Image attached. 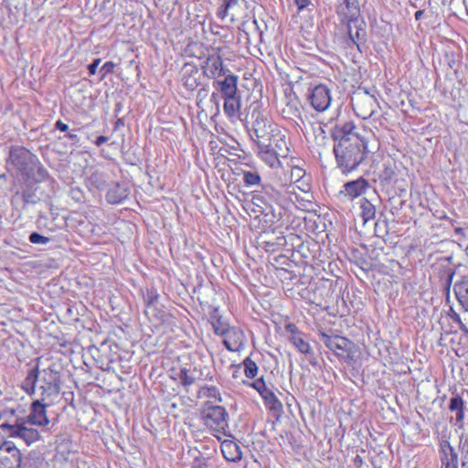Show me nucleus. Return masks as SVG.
<instances>
[{
  "label": "nucleus",
  "mask_w": 468,
  "mask_h": 468,
  "mask_svg": "<svg viewBox=\"0 0 468 468\" xmlns=\"http://www.w3.org/2000/svg\"><path fill=\"white\" fill-rule=\"evenodd\" d=\"M330 134L334 141L336 165L343 174L355 171L366 163L370 154L368 132H360L353 121H337L330 128Z\"/></svg>",
  "instance_id": "1"
},
{
  "label": "nucleus",
  "mask_w": 468,
  "mask_h": 468,
  "mask_svg": "<svg viewBox=\"0 0 468 468\" xmlns=\"http://www.w3.org/2000/svg\"><path fill=\"white\" fill-rule=\"evenodd\" d=\"M21 388L28 396L37 394L38 399L46 400L47 404H55L61 390L60 372L55 365L43 369L36 365L27 371Z\"/></svg>",
  "instance_id": "2"
},
{
  "label": "nucleus",
  "mask_w": 468,
  "mask_h": 468,
  "mask_svg": "<svg viewBox=\"0 0 468 468\" xmlns=\"http://www.w3.org/2000/svg\"><path fill=\"white\" fill-rule=\"evenodd\" d=\"M293 197H296V194L291 184L277 186L264 184L261 186V189L252 191L253 204L260 207L261 204L266 206L261 212L265 214V217H270L266 221L271 224L281 220L282 209L287 208L291 203H293Z\"/></svg>",
  "instance_id": "3"
},
{
  "label": "nucleus",
  "mask_w": 468,
  "mask_h": 468,
  "mask_svg": "<svg viewBox=\"0 0 468 468\" xmlns=\"http://www.w3.org/2000/svg\"><path fill=\"white\" fill-rule=\"evenodd\" d=\"M257 155L271 168L281 165L280 158H286L290 148L286 136L277 130L256 143Z\"/></svg>",
  "instance_id": "4"
},
{
  "label": "nucleus",
  "mask_w": 468,
  "mask_h": 468,
  "mask_svg": "<svg viewBox=\"0 0 468 468\" xmlns=\"http://www.w3.org/2000/svg\"><path fill=\"white\" fill-rule=\"evenodd\" d=\"M201 419L204 425L212 431L218 439H220V435H227L229 414L224 407L214 405L211 401L205 402L201 410Z\"/></svg>",
  "instance_id": "5"
},
{
  "label": "nucleus",
  "mask_w": 468,
  "mask_h": 468,
  "mask_svg": "<svg viewBox=\"0 0 468 468\" xmlns=\"http://www.w3.org/2000/svg\"><path fill=\"white\" fill-rule=\"evenodd\" d=\"M320 340L344 362L350 364L355 360L356 346L348 338L322 332L320 334Z\"/></svg>",
  "instance_id": "6"
},
{
  "label": "nucleus",
  "mask_w": 468,
  "mask_h": 468,
  "mask_svg": "<svg viewBox=\"0 0 468 468\" xmlns=\"http://www.w3.org/2000/svg\"><path fill=\"white\" fill-rule=\"evenodd\" d=\"M351 104L356 114L366 120L378 112L379 104L375 95L366 89H358L351 99Z\"/></svg>",
  "instance_id": "7"
},
{
  "label": "nucleus",
  "mask_w": 468,
  "mask_h": 468,
  "mask_svg": "<svg viewBox=\"0 0 468 468\" xmlns=\"http://www.w3.org/2000/svg\"><path fill=\"white\" fill-rule=\"evenodd\" d=\"M250 108L251 111V120H252V127L250 131V136L256 144L259 140H262V138L267 137L270 133L276 131V129H272L271 125L267 119L266 115L260 110V106L257 102L252 103Z\"/></svg>",
  "instance_id": "8"
},
{
  "label": "nucleus",
  "mask_w": 468,
  "mask_h": 468,
  "mask_svg": "<svg viewBox=\"0 0 468 468\" xmlns=\"http://www.w3.org/2000/svg\"><path fill=\"white\" fill-rule=\"evenodd\" d=\"M27 424L28 423L26 420L21 423L17 420L14 425L5 422L0 425V430L11 437L22 439L29 446L39 440L40 434L37 429L28 428Z\"/></svg>",
  "instance_id": "9"
},
{
  "label": "nucleus",
  "mask_w": 468,
  "mask_h": 468,
  "mask_svg": "<svg viewBox=\"0 0 468 468\" xmlns=\"http://www.w3.org/2000/svg\"><path fill=\"white\" fill-rule=\"evenodd\" d=\"M37 155L23 146H12L9 151V162L24 176L31 165H36Z\"/></svg>",
  "instance_id": "10"
},
{
  "label": "nucleus",
  "mask_w": 468,
  "mask_h": 468,
  "mask_svg": "<svg viewBox=\"0 0 468 468\" xmlns=\"http://www.w3.org/2000/svg\"><path fill=\"white\" fill-rule=\"evenodd\" d=\"M308 100L315 111L324 112L328 109L332 101L330 90L326 85H316L310 90Z\"/></svg>",
  "instance_id": "11"
},
{
  "label": "nucleus",
  "mask_w": 468,
  "mask_h": 468,
  "mask_svg": "<svg viewBox=\"0 0 468 468\" xmlns=\"http://www.w3.org/2000/svg\"><path fill=\"white\" fill-rule=\"evenodd\" d=\"M22 454L13 441L4 442L0 449V468H20Z\"/></svg>",
  "instance_id": "12"
},
{
  "label": "nucleus",
  "mask_w": 468,
  "mask_h": 468,
  "mask_svg": "<svg viewBox=\"0 0 468 468\" xmlns=\"http://www.w3.org/2000/svg\"><path fill=\"white\" fill-rule=\"evenodd\" d=\"M52 404H47L46 400L37 399L31 403L30 412L26 417V420L30 425L47 426L49 420L47 416V408Z\"/></svg>",
  "instance_id": "13"
},
{
  "label": "nucleus",
  "mask_w": 468,
  "mask_h": 468,
  "mask_svg": "<svg viewBox=\"0 0 468 468\" xmlns=\"http://www.w3.org/2000/svg\"><path fill=\"white\" fill-rule=\"evenodd\" d=\"M203 75L208 79H218L229 73L230 70L224 67L223 60L219 55H209L205 65L202 66Z\"/></svg>",
  "instance_id": "14"
},
{
  "label": "nucleus",
  "mask_w": 468,
  "mask_h": 468,
  "mask_svg": "<svg viewBox=\"0 0 468 468\" xmlns=\"http://www.w3.org/2000/svg\"><path fill=\"white\" fill-rule=\"evenodd\" d=\"M223 77V80H216L213 81V87L220 93V96L223 98L239 94V77L231 71L225 74Z\"/></svg>",
  "instance_id": "15"
},
{
  "label": "nucleus",
  "mask_w": 468,
  "mask_h": 468,
  "mask_svg": "<svg viewBox=\"0 0 468 468\" xmlns=\"http://www.w3.org/2000/svg\"><path fill=\"white\" fill-rule=\"evenodd\" d=\"M250 387L255 388L260 393L265 404L268 405L271 410H282V404L278 399L276 395L267 388L263 378L256 379L253 383L250 384Z\"/></svg>",
  "instance_id": "16"
},
{
  "label": "nucleus",
  "mask_w": 468,
  "mask_h": 468,
  "mask_svg": "<svg viewBox=\"0 0 468 468\" xmlns=\"http://www.w3.org/2000/svg\"><path fill=\"white\" fill-rule=\"evenodd\" d=\"M40 198L37 196L36 190L27 187L22 191H16L11 199L12 206L23 210H27L29 206L36 205Z\"/></svg>",
  "instance_id": "17"
},
{
  "label": "nucleus",
  "mask_w": 468,
  "mask_h": 468,
  "mask_svg": "<svg viewBox=\"0 0 468 468\" xmlns=\"http://www.w3.org/2000/svg\"><path fill=\"white\" fill-rule=\"evenodd\" d=\"M202 74L197 66L186 63L182 68V84L188 90H195L201 83Z\"/></svg>",
  "instance_id": "18"
},
{
  "label": "nucleus",
  "mask_w": 468,
  "mask_h": 468,
  "mask_svg": "<svg viewBox=\"0 0 468 468\" xmlns=\"http://www.w3.org/2000/svg\"><path fill=\"white\" fill-rule=\"evenodd\" d=\"M337 14L344 16L349 23H356L360 15L358 0H337Z\"/></svg>",
  "instance_id": "19"
},
{
  "label": "nucleus",
  "mask_w": 468,
  "mask_h": 468,
  "mask_svg": "<svg viewBox=\"0 0 468 468\" xmlns=\"http://www.w3.org/2000/svg\"><path fill=\"white\" fill-rule=\"evenodd\" d=\"M368 186V182L365 178L359 177L356 180L346 182L343 186L344 189L339 192V195L354 199L363 195Z\"/></svg>",
  "instance_id": "20"
},
{
  "label": "nucleus",
  "mask_w": 468,
  "mask_h": 468,
  "mask_svg": "<svg viewBox=\"0 0 468 468\" xmlns=\"http://www.w3.org/2000/svg\"><path fill=\"white\" fill-rule=\"evenodd\" d=\"M207 367L197 368V367H182L178 373V379L183 387L187 388L202 379L203 370Z\"/></svg>",
  "instance_id": "21"
},
{
  "label": "nucleus",
  "mask_w": 468,
  "mask_h": 468,
  "mask_svg": "<svg viewBox=\"0 0 468 468\" xmlns=\"http://www.w3.org/2000/svg\"><path fill=\"white\" fill-rule=\"evenodd\" d=\"M441 468H458V454L448 441H442L440 446Z\"/></svg>",
  "instance_id": "22"
},
{
  "label": "nucleus",
  "mask_w": 468,
  "mask_h": 468,
  "mask_svg": "<svg viewBox=\"0 0 468 468\" xmlns=\"http://www.w3.org/2000/svg\"><path fill=\"white\" fill-rule=\"evenodd\" d=\"M129 196V188L126 183H113L106 193V200L110 204H120Z\"/></svg>",
  "instance_id": "23"
},
{
  "label": "nucleus",
  "mask_w": 468,
  "mask_h": 468,
  "mask_svg": "<svg viewBox=\"0 0 468 468\" xmlns=\"http://www.w3.org/2000/svg\"><path fill=\"white\" fill-rule=\"evenodd\" d=\"M244 340V333L238 327H230L224 335L223 344L229 351H236Z\"/></svg>",
  "instance_id": "24"
},
{
  "label": "nucleus",
  "mask_w": 468,
  "mask_h": 468,
  "mask_svg": "<svg viewBox=\"0 0 468 468\" xmlns=\"http://www.w3.org/2000/svg\"><path fill=\"white\" fill-rule=\"evenodd\" d=\"M223 457L228 462H239L242 458L240 447L233 441L225 440L220 445Z\"/></svg>",
  "instance_id": "25"
},
{
  "label": "nucleus",
  "mask_w": 468,
  "mask_h": 468,
  "mask_svg": "<svg viewBox=\"0 0 468 468\" xmlns=\"http://www.w3.org/2000/svg\"><path fill=\"white\" fill-rule=\"evenodd\" d=\"M27 180H31L35 183H41L48 179V172L40 163L37 156L36 157V165H31L26 175L23 176Z\"/></svg>",
  "instance_id": "26"
},
{
  "label": "nucleus",
  "mask_w": 468,
  "mask_h": 468,
  "mask_svg": "<svg viewBox=\"0 0 468 468\" xmlns=\"http://www.w3.org/2000/svg\"><path fill=\"white\" fill-rule=\"evenodd\" d=\"M449 410L455 413V424L463 425L464 420V401L459 394H453L449 401Z\"/></svg>",
  "instance_id": "27"
},
{
  "label": "nucleus",
  "mask_w": 468,
  "mask_h": 468,
  "mask_svg": "<svg viewBox=\"0 0 468 468\" xmlns=\"http://www.w3.org/2000/svg\"><path fill=\"white\" fill-rule=\"evenodd\" d=\"M223 110L229 118H237L240 111V96L239 94L229 97H223Z\"/></svg>",
  "instance_id": "28"
},
{
  "label": "nucleus",
  "mask_w": 468,
  "mask_h": 468,
  "mask_svg": "<svg viewBox=\"0 0 468 468\" xmlns=\"http://www.w3.org/2000/svg\"><path fill=\"white\" fill-rule=\"evenodd\" d=\"M397 165L393 160H387L382 164V169L379 172V180L381 184L388 185L396 176Z\"/></svg>",
  "instance_id": "29"
},
{
  "label": "nucleus",
  "mask_w": 468,
  "mask_h": 468,
  "mask_svg": "<svg viewBox=\"0 0 468 468\" xmlns=\"http://www.w3.org/2000/svg\"><path fill=\"white\" fill-rule=\"evenodd\" d=\"M243 176V184L246 187H260L261 189V176L258 170L250 169V170H242L241 172Z\"/></svg>",
  "instance_id": "30"
},
{
  "label": "nucleus",
  "mask_w": 468,
  "mask_h": 468,
  "mask_svg": "<svg viewBox=\"0 0 468 468\" xmlns=\"http://www.w3.org/2000/svg\"><path fill=\"white\" fill-rule=\"evenodd\" d=\"M197 398L215 399L218 402L222 401V398L218 388L216 386H202L197 391Z\"/></svg>",
  "instance_id": "31"
},
{
  "label": "nucleus",
  "mask_w": 468,
  "mask_h": 468,
  "mask_svg": "<svg viewBox=\"0 0 468 468\" xmlns=\"http://www.w3.org/2000/svg\"><path fill=\"white\" fill-rule=\"evenodd\" d=\"M289 341L300 353L304 355H314L310 344L303 339V335L289 336Z\"/></svg>",
  "instance_id": "32"
},
{
  "label": "nucleus",
  "mask_w": 468,
  "mask_h": 468,
  "mask_svg": "<svg viewBox=\"0 0 468 468\" xmlns=\"http://www.w3.org/2000/svg\"><path fill=\"white\" fill-rule=\"evenodd\" d=\"M361 217L365 222L369 221L376 217L375 206L367 198H362L360 201Z\"/></svg>",
  "instance_id": "33"
},
{
  "label": "nucleus",
  "mask_w": 468,
  "mask_h": 468,
  "mask_svg": "<svg viewBox=\"0 0 468 468\" xmlns=\"http://www.w3.org/2000/svg\"><path fill=\"white\" fill-rule=\"evenodd\" d=\"M299 105L300 102L296 98L289 100L286 106L282 109L283 116L288 119L299 117L301 114Z\"/></svg>",
  "instance_id": "34"
},
{
  "label": "nucleus",
  "mask_w": 468,
  "mask_h": 468,
  "mask_svg": "<svg viewBox=\"0 0 468 468\" xmlns=\"http://www.w3.org/2000/svg\"><path fill=\"white\" fill-rule=\"evenodd\" d=\"M159 298L160 294L154 287L147 288L145 293L144 294V301L147 307L155 306L159 301Z\"/></svg>",
  "instance_id": "35"
},
{
  "label": "nucleus",
  "mask_w": 468,
  "mask_h": 468,
  "mask_svg": "<svg viewBox=\"0 0 468 468\" xmlns=\"http://www.w3.org/2000/svg\"><path fill=\"white\" fill-rule=\"evenodd\" d=\"M243 366L244 374L247 378H253L257 376L258 366L250 357L248 356L243 360Z\"/></svg>",
  "instance_id": "36"
},
{
  "label": "nucleus",
  "mask_w": 468,
  "mask_h": 468,
  "mask_svg": "<svg viewBox=\"0 0 468 468\" xmlns=\"http://www.w3.org/2000/svg\"><path fill=\"white\" fill-rule=\"evenodd\" d=\"M215 334L224 336L227 331L230 328L227 323L224 322L222 317H218L216 321L211 322Z\"/></svg>",
  "instance_id": "37"
},
{
  "label": "nucleus",
  "mask_w": 468,
  "mask_h": 468,
  "mask_svg": "<svg viewBox=\"0 0 468 468\" xmlns=\"http://www.w3.org/2000/svg\"><path fill=\"white\" fill-rule=\"evenodd\" d=\"M212 467V460L211 458L204 457L202 455H198L195 457L191 468H211Z\"/></svg>",
  "instance_id": "38"
},
{
  "label": "nucleus",
  "mask_w": 468,
  "mask_h": 468,
  "mask_svg": "<svg viewBox=\"0 0 468 468\" xmlns=\"http://www.w3.org/2000/svg\"><path fill=\"white\" fill-rule=\"evenodd\" d=\"M28 240L32 244H37V245H46L51 241V239L46 236H43L42 234L38 232H32L30 233L28 237Z\"/></svg>",
  "instance_id": "39"
},
{
  "label": "nucleus",
  "mask_w": 468,
  "mask_h": 468,
  "mask_svg": "<svg viewBox=\"0 0 468 468\" xmlns=\"http://www.w3.org/2000/svg\"><path fill=\"white\" fill-rule=\"evenodd\" d=\"M356 34L354 35L350 28L348 30V34H349V37L352 40V42L354 44H356V47L359 48V44H358L357 41H360V40H364L365 41L366 31L362 27H359L357 26H356Z\"/></svg>",
  "instance_id": "40"
},
{
  "label": "nucleus",
  "mask_w": 468,
  "mask_h": 468,
  "mask_svg": "<svg viewBox=\"0 0 468 468\" xmlns=\"http://www.w3.org/2000/svg\"><path fill=\"white\" fill-rule=\"evenodd\" d=\"M460 296H458L459 302L464 305V303H468V280H463L459 284Z\"/></svg>",
  "instance_id": "41"
},
{
  "label": "nucleus",
  "mask_w": 468,
  "mask_h": 468,
  "mask_svg": "<svg viewBox=\"0 0 468 468\" xmlns=\"http://www.w3.org/2000/svg\"><path fill=\"white\" fill-rule=\"evenodd\" d=\"M460 449L462 452L461 468H468V437L463 441H461Z\"/></svg>",
  "instance_id": "42"
},
{
  "label": "nucleus",
  "mask_w": 468,
  "mask_h": 468,
  "mask_svg": "<svg viewBox=\"0 0 468 468\" xmlns=\"http://www.w3.org/2000/svg\"><path fill=\"white\" fill-rule=\"evenodd\" d=\"M357 251H353V257L356 259L355 263L363 271H368L371 268V264L369 263L367 258L366 256H357Z\"/></svg>",
  "instance_id": "43"
},
{
  "label": "nucleus",
  "mask_w": 468,
  "mask_h": 468,
  "mask_svg": "<svg viewBox=\"0 0 468 468\" xmlns=\"http://www.w3.org/2000/svg\"><path fill=\"white\" fill-rule=\"evenodd\" d=\"M89 180L91 185L99 189L101 188L105 184V181L102 179L101 175L99 172L92 173Z\"/></svg>",
  "instance_id": "44"
},
{
  "label": "nucleus",
  "mask_w": 468,
  "mask_h": 468,
  "mask_svg": "<svg viewBox=\"0 0 468 468\" xmlns=\"http://www.w3.org/2000/svg\"><path fill=\"white\" fill-rule=\"evenodd\" d=\"M114 68L115 64L112 61L105 62L99 70L100 74L101 75V79H103L108 74H112L114 70Z\"/></svg>",
  "instance_id": "45"
},
{
  "label": "nucleus",
  "mask_w": 468,
  "mask_h": 468,
  "mask_svg": "<svg viewBox=\"0 0 468 468\" xmlns=\"http://www.w3.org/2000/svg\"><path fill=\"white\" fill-rule=\"evenodd\" d=\"M285 331L290 334V336H300L303 335V334L298 329V327L290 323L285 325Z\"/></svg>",
  "instance_id": "46"
},
{
  "label": "nucleus",
  "mask_w": 468,
  "mask_h": 468,
  "mask_svg": "<svg viewBox=\"0 0 468 468\" xmlns=\"http://www.w3.org/2000/svg\"><path fill=\"white\" fill-rule=\"evenodd\" d=\"M70 194L72 199L76 200L77 202L81 203L84 201V194L79 187L72 188Z\"/></svg>",
  "instance_id": "47"
},
{
  "label": "nucleus",
  "mask_w": 468,
  "mask_h": 468,
  "mask_svg": "<svg viewBox=\"0 0 468 468\" xmlns=\"http://www.w3.org/2000/svg\"><path fill=\"white\" fill-rule=\"evenodd\" d=\"M101 63V58H95L90 64L88 65V71L90 75H95L97 68Z\"/></svg>",
  "instance_id": "48"
},
{
  "label": "nucleus",
  "mask_w": 468,
  "mask_h": 468,
  "mask_svg": "<svg viewBox=\"0 0 468 468\" xmlns=\"http://www.w3.org/2000/svg\"><path fill=\"white\" fill-rule=\"evenodd\" d=\"M66 138H68L69 140H70L72 142V144L74 145H78V144L80 143V137L79 135L76 133V131L75 130H72V131H69L66 135H65Z\"/></svg>",
  "instance_id": "49"
},
{
  "label": "nucleus",
  "mask_w": 468,
  "mask_h": 468,
  "mask_svg": "<svg viewBox=\"0 0 468 468\" xmlns=\"http://www.w3.org/2000/svg\"><path fill=\"white\" fill-rule=\"evenodd\" d=\"M55 128L60 132H68L69 131V125L64 123L62 121L58 120L55 122Z\"/></svg>",
  "instance_id": "50"
},
{
  "label": "nucleus",
  "mask_w": 468,
  "mask_h": 468,
  "mask_svg": "<svg viewBox=\"0 0 468 468\" xmlns=\"http://www.w3.org/2000/svg\"><path fill=\"white\" fill-rule=\"evenodd\" d=\"M299 10H303L311 4V0H294Z\"/></svg>",
  "instance_id": "51"
},
{
  "label": "nucleus",
  "mask_w": 468,
  "mask_h": 468,
  "mask_svg": "<svg viewBox=\"0 0 468 468\" xmlns=\"http://www.w3.org/2000/svg\"><path fill=\"white\" fill-rule=\"evenodd\" d=\"M207 94H208V89L207 87H203L198 90L197 97L199 101H202L205 98H207Z\"/></svg>",
  "instance_id": "52"
},
{
  "label": "nucleus",
  "mask_w": 468,
  "mask_h": 468,
  "mask_svg": "<svg viewBox=\"0 0 468 468\" xmlns=\"http://www.w3.org/2000/svg\"><path fill=\"white\" fill-rule=\"evenodd\" d=\"M109 141V137L107 136H104V135H100L96 138L94 144H96V146H101V144H103L104 143H107Z\"/></svg>",
  "instance_id": "53"
},
{
  "label": "nucleus",
  "mask_w": 468,
  "mask_h": 468,
  "mask_svg": "<svg viewBox=\"0 0 468 468\" xmlns=\"http://www.w3.org/2000/svg\"><path fill=\"white\" fill-rule=\"evenodd\" d=\"M218 317H222L218 313V308L215 307L213 308L212 312L210 313V319L211 322L216 321Z\"/></svg>",
  "instance_id": "54"
},
{
  "label": "nucleus",
  "mask_w": 468,
  "mask_h": 468,
  "mask_svg": "<svg viewBox=\"0 0 468 468\" xmlns=\"http://www.w3.org/2000/svg\"><path fill=\"white\" fill-rule=\"evenodd\" d=\"M450 317L454 323H457L458 324L462 323L460 315L454 311H452V314H450Z\"/></svg>",
  "instance_id": "55"
},
{
  "label": "nucleus",
  "mask_w": 468,
  "mask_h": 468,
  "mask_svg": "<svg viewBox=\"0 0 468 468\" xmlns=\"http://www.w3.org/2000/svg\"><path fill=\"white\" fill-rule=\"evenodd\" d=\"M308 356H309V358H308L309 362L313 367H320L318 360L314 356V355H308Z\"/></svg>",
  "instance_id": "56"
},
{
  "label": "nucleus",
  "mask_w": 468,
  "mask_h": 468,
  "mask_svg": "<svg viewBox=\"0 0 468 468\" xmlns=\"http://www.w3.org/2000/svg\"><path fill=\"white\" fill-rule=\"evenodd\" d=\"M210 101H213L216 104L217 109H218L219 102H218V94L217 92H213L211 94Z\"/></svg>",
  "instance_id": "57"
},
{
  "label": "nucleus",
  "mask_w": 468,
  "mask_h": 468,
  "mask_svg": "<svg viewBox=\"0 0 468 468\" xmlns=\"http://www.w3.org/2000/svg\"><path fill=\"white\" fill-rule=\"evenodd\" d=\"M124 126V121L119 118L114 123V131H117L120 127Z\"/></svg>",
  "instance_id": "58"
},
{
  "label": "nucleus",
  "mask_w": 468,
  "mask_h": 468,
  "mask_svg": "<svg viewBox=\"0 0 468 468\" xmlns=\"http://www.w3.org/2000/svg\"><path fill=\"white\" fill-rule=\"evenodd\" d=\"M207 370V374L203 373L202 379L207 380V381H212L213 375L209 372L208 368Z\"/></svg>",
  "instance_id": "59"
},
{
  "label": "nucleus",
  "mask_w": 468,
  "mask_h": 468,
  "mask_svg": "<svg viewBox=\"0 0 468 468\" xmlns=\"http://www.w3.org/2000/svg\"><path fill=\"white\" fill-rule=\"evenodd\" d=\"M5 432L0 430V449H2V447L4 446V442H7L8 441H5L4 438H5Z\"/></svg>",
  "instance_id": "60"
},
{
  "label": "nucleus",
  "mask_w": 468,
  "mask_h": 468,
  "mask_svg": "<svg viewBox=\"0 0 468 468\" xmlns=\"http://www.w3.org/2000/svg\"><path fill=\"white\" fill-rule=\"evenodd\" d=\"M285 243H286L285 237L282 236V237L277 238V242H276L277 245L283 246Z\"/></svg>",
  "instance_id": "61"
},
{
  "label": "nucleus",
  "mask_w": 468,
  "mask_h": 468,
  "mask_svg": "<svg viewBox=\"0 0 468 468\" xmlns=\"http://www.w3.org/2000/svg\"><path fill=\"white\" fill-rule=\"evenodd\" d=\"M354 463H355L356 465H357V466H358V465H361V464L363 463V459H362V457H361V456H359V455H356V458L354 459Z\"/></svg>",
  "instance_id": "62"
},
{
  "label": "nucleus",
  "mask_w": 468,
  "mask_h": 468,
  "mask_svg": "<svg viewBox=\"0 0 468 468\" xmlns=\"http://www.w3.org/2000/svg\"><path fill=\"white\" fill-rule=\"evenodd\" d=\"M423 14L424 10H418L414 15L415 19L420 20L422 17Z\"/></svg>",
  "instance_id": "63"
},
{
  "label": "nucleus",
  "mask_w": 468,
  "mask_h": 468,
  "mask_svg": "<svg viewBox=\"0 0 468 468\" xmlns=\"http://www.w3.org/2000/svg\"><path fill=\"white\" fill-rule=\"evenodd\" d=\"M459 327L464 334L468 335V328L463 322L459 324Z\"/></svg>",
  "instance_id": "64"
}]
</instances>
